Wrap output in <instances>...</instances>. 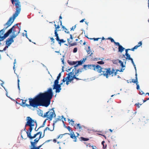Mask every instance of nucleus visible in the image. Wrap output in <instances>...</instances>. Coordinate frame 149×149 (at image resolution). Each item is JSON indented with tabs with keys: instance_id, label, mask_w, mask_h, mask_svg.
Returning <instances> with one entry per match:
<instances>
[{
	"instance_id": "1",
	"label": "nucleus",
	"mask_w": 149,
	"mask_h": 149,
	"mask_svg": "<svg viewBox=\"0 0 149 149\" xmlns=\"http://www.w3.org/2000/svg\"><path fill=\"white\" fill-rule=\"evenodd\" d=\"M53 95L52 88H50L44 93H40L33 98L29 99V101L22 100V102L24 107L36 108L42 106L47 107L50 104Z\"/></svg>"
},
{
	"instance_id": "2",
	"label": "nucleus",
	"mask_w": 149,
	"mask_h": 149,
	"mask_svg": "<svg viewBox=\"0 0 149 149\" xmlns=\"http://www.w3.org/2000/svg\"><path fill=\"white\" fill-rule=\"evenodd\" d=\"M94 70L98 72L99 73H101V74L106 78H108L111 75L112 77L116 75L117 72L119 71L122 72L124 69H121L120 70H115L114 68H101L99 65H95Z\"/></svg>"
},
{
	"instance_id": "3",
	"label": "nucleus",
	"mask_w": 149,
	"mask_h": 149,
	"mask_svg": "<svg viewBox=\"0 0 149 149\" xmlns=\"http://www.w3.org/2000/svg\"><path fill=\"white\" fill-rule=\"evenodd\" d=\"M12 3L15 5L16 8V11L12 17H10V26L13 23L16 17L19 14L21 10V5L19 0H11Z\"/></svg>"
},
{
	"instance_id": "4",
	"label": "nucleus",
	"mask_w": 149,
	"mask_h": 149,
	"mask_svg": "<svg viewBox=\"0 0 149 149\" xmlns=\"http://www.w3.org/2000/svg\"><path fill=\"white\" fill-rule=\"evenodd\" d=\"M19 24H15L10 29V34L11 35L10 37V45L14 42L13 38H15L19 33L20 31V26L19 27Z\"/></svg>"
},
{
	"instance_id": "5",
	"label": "nucleus",
	"mask_w": 149,
	"mask_h": 149,
	"mask_svg": "<svg viewBox=\"0 0 149 149\" xmlns=\"http://www.w3.org/2000/svg\"><path fill=\"white\" fill-rule=\"evenodd\" d=\"M4 26L5 27L3 29L0 31V42L3 40L9 35V30H8L6 33L4 34V30L9 26V19L4 24Z\"/></svg>"
},
{
	"instance_id": "6",
	"label": "nucleus",
	"mask_w": 149,
	"mask_h": 149,
	"mask_svg": "<svg viewBox=\"0 0 149 149\" xmlns=\"http://www.w3.org/2000/svg\"><path fill=\"white\" fill-rule=\"evenodd\" d=\"M26 120L27 122L25 126H29L30 127L29 129V131H30V132L32 131L33 129V127H32L34 126L35 123L36 124V121H35L30 117H27Z\"/></svg>"
},
{
	"instance_id": "7",
	"label": "nucleus",
	"mask_w": 149,
	"mask_h": 149,
	"mask_svg": "<svg viewBox=\"0 0 149 149\" xmlns=\"http://www.w3.org/2000/svg\"><path fill=\"white\" fill-rule=\"evenodd\" d=\"M55 116L54 111L52 109L46 112L44 115V117H46L47 120H49V121L51 120Z\"/></svg>"
},
{
	"instance_id": "8",
	"label": "nucleus",
	"mask_w": 149,
	"mask_h": 149,
	"mask_svg": "<svg viewBox=\"0 0 149 149\" xmlns=\"http://www.w3.org/2000/svg\"><path fill=\"white\" fill-rule=\"evenodd\" d=\"M31 132L32 131H31L30 132V131H29H29H26V133L27 134V136L28 138H29L30 140H31L32 139H33L34 138H35L36 137V136L39 134L40 133L39 132H37L36 134H35L33 136H31Z\"/></svg>"
},
{
	"instance_id": "9",
	"label": "nucleus",
	"mask_w": 149,
	"mask_h": 149,
	"mask_svg": "<svg viewBox=\"0 0 149 149\" xmlns=\"http://www.w3.org/2000/svg\"><path fill=\"white\" fill-rule=\"evenodd\" d=\"M66 78L67 79V80L69 82H70L73 80L74 79H75L77 80L81 79L78 78L76 77L75 76V75L74 76H72V75H70V73L68 74V76Z\"/></svg>"
},
{
	"instance_id": "10",
	"label": "nucleus",
	"mask_w": 149,
	"mask_h": 149,
	"mask_svg": "<svg viewBox=\"0 0 149 149\" xmlns=\"http://www.w3.org/2000/svg\"><path fill=\"white\" fill-rule=\"evenodd\" d=\"M80 72V70L78 69L77 70H76V69L74 68L72 70V71L70 72V74L71 75H72V76H75L76 77H77L78 76V73Z\"/></svg>"
},
{
	"instance_id": "11",
	"label": "nucleus",
	"mask_w": 149,
	"mask_h": 149,
	"mask_svg": "<svg viewBox=\"0 0 149 149\" xmlns=\"http://www.w3.org/2000/svg\"><path fill=\"white\" fill-rule=\"evenodd\" d=\"M77 136H75L74 132H72L71 133L69 134L70 136V138L72 139H74V141L75 142L77 141V137H78V136L79 135V133H77Z\"/></svg>"
},
{
	"instance_id": "12",
	"label": "nucleus",
	"mask_w": 149,
	"mask_h": 149,
	"mask_svg": "<svg viewBox=\"0 0 149 149\" xmlns=\"http://www.w3.org/2000/svg\"><path fill=\"white\" fill-rule=\"evenodd\" d=\"M125 55L126 56V59L127 60H131L132 63L133 65V66L134 67V68L136 70V67H135V65L134 64V62L133 61V59L132 58L130 57V55L128 53H125Z\"/></svg>"
},
{
	"instance_id": "13",
	"label": "nucleus",
	"mask_w": 149,
	"mask_h": 149,
	"mask_svg": "<svg viewBox=\"0 0 149 149\" xmlns=\"http://www.w3.org/2000/svg\"><path fill=\"white\" fill-rule=\"evenodd\" d=\"M31 146L32 147L30 149H40L42 145H40L38 147H36V145L38 143H33V142L31 141L30 142Z\"/></svg>"
},
{
	"instance_id": "14",
	"label": "nucleus",
	"mask_w": 149,
	"mask_h": 149,
	"mask_svg": "<svg viewBox=\"0 0 149 149\" xmlns=\"http://www.w3.org/2000/svg\"><path fill=\"white\" fill-rule=\"evenodd\" d=\"M53 89H56V93H59L61 89V86L60 85H57L53 86Z\"/></svg>"
},
{
	"instance_id": "15",
	"label": "nucleus",
	"mask_w": 149,
	"mask_h": 149,
	"mask_svg": "<svg viewBox=\"0 0 149 149\" xmlns=\"http://www.w3.org/2000/svg\"><path fill=\"white\" fill-rule=\"evenodd\" d=\"M39 132L40 133L39 134L40 135V136L38 138H37L35 139H34V141H33V144L35 143H38V141H39V140H40V139H41V138H43L44 136V135H43V136H42V132Z\"/></svg>"
},
{
	"instance_id": "16",
	"label": "nucleus",
	"mask_w": 149,
	"mask_h": 149,
	"mask_svg": "<svg viewBox=\"0 0 149 149\" xmlns=\"http://www.w3.org/2000/svg\"><path fill=\"white\" fill-rule=\"evenodd\" d=\"M95 65L94 64L88 65H84V68H86V67L87 66L88 68V69H90L94 70Z\"/></svg>"
},
{
	"instance_id": "17",
	"label": "nucleus",
	"mask_w": 149,
	"mask_h": 149,
	"mask_svg": "<svg viewBox=\"0 0 149 149\" xmlns=\"http://www.w3.org/2000/svg\"><path fill=\"white\" fill-rule=\"evenodd\" d=\"M6 46L4 48L3 50H0V52H2L3 51H5L6 49L8 48L9 46V38H8L6 40Z\"/></svg>"
},
{
	"instance_id": "18",
	"label": "nucleus",
	"mask_w": 149,
	"mask_h": 149,
	"mask_svg": "<svg viewBox=\"0 0 149 149\" xmlns=\"http://www.w3.org/2000/svg\"><path fill=\"white\" fill-rule=\"evenodd\" d=\"M86 58H83V60H81L80 61H78V63L77 64L75 65L74 66L75 67H76L77 66H78L79 65H81L83 63L85 62V61H86Z\"/></svg>"
},
{
	"instance_id": "19",
	"label": "nucleus",
	"mask_w": 149,
	"mask_h": 149,
	"mask_svg": "<svg viewBox=\"0 0 149 149\" xmlns=\"http://www.w3.org/2000/svg\"><path fill=\"white\" fill-rule=\"evenodd\" d=\"M67 41L68 44L70 45L69 47L75 45H77V43L76 42L71 43V42H72V41H70V39H68Z\"/></svg>"
},
{
	"instance_id": "20",
	"label": "nucleus",
	"mask_w": 149,
	"mask_h": 149,
	"mask_svg": "<svg viewBox=\"0 0 149 149\" xmlns=\"http://www.w3.org/2000/svg\"><path fill=\"white\" fill-rule=\"evenodd\" d=\"M137 74L136 73L135 74V79L134 80V79H132V81H130V83H131L132 82H133L134 83H137L138 81V79H137Z\"/></svg>"
},
{
	"instance_id": "21",
	"label": "nucleus",
	"mask_w": 149,
	"mask_h": 149,
	"mask_svg": "<svg viewBox=\"0 0 149 149\" xmlns=\"http://www.w3.org/2000/svg\"><path fill=\"white\" fill-rule=\"evenodd\" d=\"M74 127L76 129H81L82 127L81 125L79 123L76 125H74Z\"/></svg>"
},
{
	"instance_id": "22",
	"label": "nucleus",
	"mask_w": 149,
	"mask_h": 149,
	"mask_svg": "<svg viewBox=\"0 0 149 149\" xmlns=\"http://www.w3.org/2000/svg\"><path fill=\"white\" fill-rule=\"evenodd\" d=\"M54 34H55V36L56 37V40L58 42L60 40L58 36V33L57 32V30H55L54 31Z\"/></svg>"
},
{
	"instance_id": "23",
	"label": "nucleus",
	"mask_w": 149,
	"mask_h": 149,
	"mask_svg": "<svg viewBox=\"0 0 149 149\" xmlns=\"http://www.w3.org/2000/svg\"><path fill=\"white\" fill-rule=\"evenodd\" d=\"M68 62L69 65H73L76 64L77 63V61H68Z\"/></svg>"
},
{
	"instance_id": "24",
	"label": "nucleus",
	"mask_w": 149,
	"mask_h": 149,
	"mask_svg": "<svg viewBox=\"0 0 149 149\" xmlns=\"http://www.w3.org/2000/svg\"><path fill=\"white\" fill-rule=\"evenodd\" d=\"M118 51L120 52H122L125 49V48L123 47L121 45H120L119 47H118Z\"/></svg>"
},
{
	"instance_id": "25",
	"label": "nucleus",
	"mask_w": 149,
	"mask_h": 149,
	"mask_svg": "<svg viewBox=\"0 0 149 149\" xmlns=\"http://www.w3.org/2000/svg\"><path fill=\"white\" fill-rule=\"evenodd\" d=\"M60 120V119L59 118H56L55 120L54 121V123L53 124V127L54 128V126L55 124L57 122L59 121Z\"/></svg>"
},
{
	"instance_id": "26",
	"label": "nucleus",
	"mask_w": 149,
	"mask_h": 149,
	"mask_svg": "<svg viewBox=\"0 0 149 149\" xmlns=\"http://www.w3.org/2000/svg\"><path fill=\"white\" fill-rule=\"evenodd\" d=\"M80 140L81 141H87L89 140L88 138H85L83 137H81L79 138Z\"/></svg>"
},
{
	"instance_id": "27",
	"label": "nucleus",
	"mask_w": 149,
	"mask_h": 149,
	"mask_svg": "<svg viewBox=\"0 0 149 149\" xmlns=\"http://www.w3.org/2000/svg\"><path fill=\"white\" fill-rule=\"evenodd\" d=\"M66 41H64L63 39H60L58 41V43L60 45V46L61 45V43H64Z\"/></svg>"
},
{
	"instance_id": "28",
	"label": "nucleus",
	"mask_w": 149,
	"mask_h": 149,
	"mask_svg": "<svg viewBox=\"0 0 149 149\" xmlns=\"http://www.w3.org/2000/svg\"><path fill=\"white\" fill-rule=\"evenodd\" d=\"M58 79H56L54 83V84L53 85V86H55L56 85H59L58 84Z\"/></svg>"
},
{
	"instance_id": "29",
	"label": "nucleus",
	"mask_w": 149,
	"mask_h": 149,
	"mask_svg": "<svg viewBox=\"0 0 149 149\" xmlns=\"http://www.w3.org/2000/svg\"><path fill=\"white\" fill-rule=\"evenodd\" d=\"M68 120L69 121V123H71V124L73 126L74 125V121H73L72 120H70V119H68Z\"/></svg>"
},
{
	"instance_id": "30",
	"label": "nucleus",
	"mask_w": 149,
	"mask_h": 149,
	"mask_svg": "<svg viewBox=\"0 0 149 149\" xmlns=\"http://www.w3.org/2000/svg\"><path fill=\"white\" fill-rule=\"evenodd\" d=\"M54 129V128L53 127V129H50V128L48 127H47L44 130V133H45V131L47 130H48L50 131H52Z\"/></svg>"
},
{
	"instance_id": "31",
	"label": "nucleus",
	"mask_w": 149,
	"mask_h": 149,
	"mask_svg": "<svg viewBox=\"0 0 149 149\" xmlns=\"http://www.w3.org/2000/svg\"><path fill=\"white\" fill-rule=\"evenodd\" d=\"M67 128V129L68 130V131L70 132H71V133L72 132H72H73L71 130V127L69 126H66L65 127Z\"/></svg>"
},
{
	"instance_id": "32",
	"label": "nucleus",
	"mask_w": 149,
	"mask_h": 149,
	"mask_svg": "<svg viewBox=\"0 0 149 149\" xmlns=\"http://www.w3.org/2000/svg\"><path fill=\"white\" fill-rule=\"evenodd\" d=\"M69 133H65L64 134H60L58 136V137H57V139H58V138H62L63 136L64 135H65V134H69Z\"/></svg>"
},
{
	"instance_id": "33",
	"label": "nucleus",
	"mask_w": 149,
	"mask_h": 149,
	"mask_svg": "<svg viewBox=\"0 0 149 149\" xmlns=\"http://www.w3.org/2000/svg\"><path fill=\"white\" fill-rule=\"evenodd\" d=\"M54 26L55 27V30H56L57 32L58 31H59V30H58L57 29H58L60 28L59 26L58 25L57 26L56 25V24H55Z\"/></svg>"
},
{
	"instance_id": "34",
	"label": "nucleus",
	"mask_w": 149,
	"mask_h": 149,
	"mask_svg": "<svg viewBox=\"0 0 149 149\" xmlns=\"http://www.w3.org/2000/svg\"><path fill=\"white\" fill-rule=\"evenodd\" d=\"M119 63L120 64V65L122 68L125 67V66L124 65L123 62L121 61L120 60V61H119Z\"/></svg>"
},
{
	"instance_id": "35",
	"label": "nucleus",
	"mask_w": 149,
	"mask_h": 149,
	"mask_svg": "<svg viewBox=\"0 0 149 149\" xmlns=\"http://www.w3.org/2000/svg\"><path fill=\"white\" fill-rule=\"evenodd\" d=\"M120 60L117 59V60H114L113 61V63L114 64H117L118 63H119V61H120Z\"/></svg>"
},
{
	"instance_id": "36",
	"label": "nucleus",
	"mask_w": 149,
	"mask_h": 149,
	"mask_svg": "<svg viewBox=\"0 0 149 149\" xmlns=\"http://www.w3.org/2000/svg\"><path fill=\"white\" fill-rule=\"evenodd\" d=\"M91 50H90V46H88V50H87V53L88 54H90V53L91 52Z\"/></svg>"
},
{
	"instance_id": "37",
	"label": "nucleus",
	"mask_w": 149,
	"mask_h": 149,
	"mask_svg": "<svg viewBox=\"0 0 149 149\" xmlns=\"http://www.w3.org/2000/svg\"><path fill=\"white\" fill-rule=\"evenodd\" d=\"M105 143V141H103L102 142V145H103V148L104 149L105 148H106V147H107V144L105 146H104V143Z\"/></svg>"
},
{
	"instance_id": "38",
	"label": "nucleus",
	"mask_w": 149,
	"mask_h": 149,
	"mask_svg": "<svg viewBox=\"0 0 149 149\" xmlns=\"http://www.w3.org/2000/svg\"><path fill=\"white\" fill-rule=\"evenodd\" d=\"M107 39H109V40H110L111 42H112L114 43V42H115V41H114V40H113V38H112L111 37H109Z\"/></svg>"
},
{
	"instance_id": "39",
	"label": "nucleus",
	"mask_w": 149,
	"mask_h": 149,
	"mask_svg": "<svg viewBox=\"0 0 149 149\" xmlns=\"http://www.w3.org/2000/svg\"><path fill=\"white\" fill-rule=\"evenodd\" d=\"M97 63L100 64H104V62L102 61H98Z\"/></svg>"
},
{
	"instance_id": "40",
	"label": "nucleus",
	"mask_w": 149,
	"mask_h": 149,
	"mask_svg": "<svg viewBox=\"0 0 149 149\" xmlns=\"http://www.w3.org/2000/svg\"><path fill=\"white\" fill-rule=\"evenodd\" d=\"M114 43L115 45L118 46V47L120 46L121 45H120V43L118 42H116L115 41Z\"/></svg>"
},
{
	"instance_id": "41",
	"label": "nucleus",
	"mask_w": 149,
	"mask_h": 149,
	"mask_svg": "<svg viewBox=\"0 0 149 149\" xmlns=\"http://www.w3.org/2000/svg\"><path fill=\"white\" fill-rule=\"evenodd\" d=\"M61 73H59V74H58V76L57 77V79L59 80L61 77Z\"/></svg>"
},
{
	"instance_id": "42",
	"label": "nucleus",
	"mask_w": 149,
	"mask_h": 149,
	"mask_svg": "<svg viewBox=\"0 0 149 149\" xmlns=\"http://www.w3.org/2000/svg\"><path fill=\"white\" fill-rule=\"evenodd\" d=\"M76 27V25H75L74 26H73L72 28H71L70 31H74V29H75Z\"/></svg>"
},
{
	"instance_id": "43",
	"label": "nucleus",
	"mask_w": 149,
	"mask_h": 149,
	"mask_svg": "<svg viewBox=\"0 0 149 149\" xmlns=\"http://www.w3.org/2000/svg\"><path fill=\"white\" fill-rule=\"evenodd\" d=\"M138 82L136 83V88L137 90L139 89V85L138 84Z\"/></svg>"
},
{
	"instance_id": "44",
	"label": "nucleus",
	"mask_w": 149,
	"mask_h": 149,
	"mask_svg": "<svg viewBox=\"0 0 149 149\" xmlns=\"http://www.w3.org/2000/svg\"><path fill=\"white\" fill-rule=\"evenodd\" d=\"M141 105V104H140L139 102L135 104V105L137 106L138 108H139L140 105Z\"/></svg>"
},
{
	"instance_id": "45",
	"label": "nucleus",
	"mask_w": 149,
	"mask_h": 149,
	"mask_svg": "<svg viewBox=\"0 0 149 149\" xmlns=\"http://www.w3.org/2000/svg\"><path fill=\"white\" fill-rule=\"evenodd\" d=\"M50 39H51V41L52 42V43L53 44L54 43V39L53 38H52H52L51 37L50 38Z\"/></svg>"
},
{
	"instance_id": "46",
	"label": "nucleus",
	"mask_w": 149,
	"mask_h": 149,
	"mask_svg": "<svg viewBox=\"0 0 149 149\" xmlns=\"http://www.w3.org/2000/svg\"><path fill=\"white\" fill-rule=\"evenodd\" d=\"M77 51V47H75L74 49L73 50V52L74 53H76Z\"/></svg>"
},
{
	"instance_id": "47",
	"label": "nucleus",
	"mask_w": 149,
	"mask_h": 149,
	"mask_svg": "<svg viewBox=\"0 0 149 149\" xmlns=\"http://www.w3.org/2000/svg\"><path fill=\"white\" fill-rule=\"evenodd\" d=\"M138 47H139L142 45V42L141 41H140L138 42V45H137Z\"/></svg>"
},
{
	"instance_id": "48",
	"label": "nucleus",
	"mask_w": 149,
	"mask_h": 149,
	"mask_svg": "<svg viewBox=\"0 0 149 149\" xmlns=\"http://www.w3.org/2000/svg\"><path fill=\"white\" fill-rule=\"evenodd\" d=\"M61 23V25L62 28L63 29H65V27L63 26L62 25V21H60Z\"/></svg>"
},
{
	"instance_id": "49",
	"label": "nucleus",
	"mask_w": 149,
	"mask_h": 149,
	"mask_svg": "<svg viewBox=\"0 0 149 149\" xmlns=\"http://www.w3.org/2000/svg\"><path fill=\"white\" fill-rule=\"evenodd\" d=\"M65 32L66 33H69V32L68 31V30L67 29H66V28H65Z\"/></svg>"
},
{
	"instance_id": "50",
	"label": "nucleus",
	"mask_w": 149,
	"mask_h": 149,
	"mask_svg": "<svg viewBox=\"0 0 149 149\" xmlns=\"http://www.w3.org/2000/svg\"><path fill=\"white\" fill-rule=\"evenodd\" d=\"M99 38H93V39H94V41H97L98 40V39H100Z\"/></svg>"
},
{
	"instance_id": "51",
	"label": "nucleus",
	"mask_w": 149,
	"mask_h": 149,
	"mask_svg": "<svg viewBox=\"0 0 149 149\" xmlns=\"http://www.w3.org/2000/svg\"><path fill=\"white\" fill-rule=\"evenodd\" d=\"M65 78H64L62 80L63 82H65L66 81L67 79H65Z\"/></svg>"
},
{
	"instance_id": "52",
	"label": "nucleus",
	"mask_w": 149,
	"mask_h": 149,
	"mask_svg": "<svg viewBox=\"0 0 149 149\" xmlns=\"http://www.w3.org/2000/svg\"><path fill=\"white\" fill-rule=\"evenodd\" d=\"M138 47H138V45H136L134 47V49H137L138 48Z\"/></svg>"
},
{
	"instance_id": "53",
	"label": "nucleus",
	"mask_w": 149,
	"mask_h": 149,
	"mask_svg": "<svg viewBox=\"0 0 149 149\" xmlns=\"http://www.w3.org/2000/svg\"><path fill=\"white\" fill-rule=\"evenodd\" d=\"M128 50H130V49H127L125 50V52H126V53H127V54H128Z\"/></svg>"
},
{
	"instance_id": "54",
	"label": "nucleus",
	"mask_w": 149,
	"mask_h": 149,
	"mask_svg": "<svg viewBox=\"0 0 149 149\" xmlns=\"http://www.w3.org/2000/svg\"><path fill=\"white\" fill-rule=\"evenodd\" d=\"M139 94L140 95H142L144 94V93L143 91H141V92H140Z\"/></svg>"
},
{
	"instance_id": "55",
	"label": "nucleus",
	"mask_w": 149,
	"mask_h": 149,
	"mask_svg": "<svg viewBox=\"0 0 149 149\" xmlns=\"http://www.w3.org/2000/svg\"><path fill=\"white\" fill-rule=\"evenodd\" d=\"M45 122H46V120H45L44 121V122L43 123V125H42V126H41V127H43L44 126V125H45Z\"/></svg>"
},
{
	"instance_id": "56",
	"label": "nucleus",
	"mask_w": 149,
	"mask_h": 149,
	"mask_svg": "<svg viewBox=\"0 0 149 149\" xmlns=\"http://www.w3.org/2000/svg\"><path fill=\"white\" fill-rule=\"evenodd\" d=\"M84 20H85V19H82L80 21V22L81 23L83 22Z\"/></svg>"
},
{
	"instance_id": "57",
	"label": "nucleus",
	"mask_w": 149,
	"mask_h": 149,
	"mask_svg": "<svg viewBox=\"0 0 149 149\" xmlns=\"http://www.w3.org/2000/svg\"><path fill=\"white\" fill-rule=\"evenodd\" d=\"M92 147H93V149H97L96 147L95 146H92Z\"/></svg>"
},
{
	"instance_id": "58",
	"label": "nucleus",
	"mask_w": 149,
	"mask_h": 149,
	"mask_svg": "<svg viewBox=\"0 0 149 149\" xmlns=\"http://www.w3.org/2000/svg\"><path fill=\"white\" fill-rule=\"evenodd\" d=\"M70 39L71 40H72L73 38V37H72V35L71 34H70Z\"/></svg>"
},
{
	"instance_id": "59",
	"label": "nucleus",
	"mask_w": 149,
	"mask_h": 149,
	"mask_svg": "<svg viewBox=\"0 0 149 149\" xmlns=\"http://www.w3.org/2000/svg\"><path fill=\"white\" fill-rule=\"evenodd\" d=\"M17 81H18V88H19V80L18 79Z\"/></svg>"
},
{
	"instance_id": "60",
	"label": "nucleus",
	"mask_w": 149,
	"mask_h": 149,
	"mask_svg": "<svg viewBox=\"0 0 149 149\" xmlns=\"http://www.w3.org/2000/svg\"><path fill=\"white\" fill-rule=\"evenodd\" d=\"M62 60V62L63 63H64V59L63 58H61V59Z\"/></svg>"
},
{
	"instance_id": "61",
	"label": "nucleus",
	"mask_w": 149,
	"mask_h": 149,
	"mask_svg": "<svg viewBox=\"0 0 149 149\" xmlns=\"http://www.w3.org/2000/svg\"><path fill=\"white\" fill-rule=\"evenodd\" d=\"M69 84V82L68 81L66 80V84H67V85H68Z\"/></svg>"
},
{
	"instance_id": "62",
	"label": "nucleus",
	"mask_w": 149,
	"mask_h": 149,
	"mask_svg": "<svg viewBox=\"0 0 149 149\" xmlns=\"http://www.w3.org/2000/svg\"><path fill=\"white\" fill-rule=\"evenodd\" d=\"M130 50H132V51H134V47L131 48V49H130Z\"/></svg>"
},
{
	"instance_id": "63",
	"label": "nucleus",
	"mask_w": 149,
	"mask_h": 149,
	"mask_svg": "<svg viewBox=\"0 0 149 149\" xmlns=\"http://www.w3.org/2000/svg\"><path fill=\"white\" fill-rule=\"evenodd\" d=\"M53 141L54 142L56 143V139H54Z\"/></svg>"
},
{
	"instance_id": "64",
	"label": "nucleus",
	"mask_w": 149,
	"mask_h": 149,
	"mask_svg": "<svg viewBox=\"0 0 149 149\" xmlns=\"http://www.w3.org/2000/svg\"><path fill=\"white\" fill-rule=\"evenodd\" d=\"M148 8L149 9V0H148Z\"/></svg>"
}]
</instances>
